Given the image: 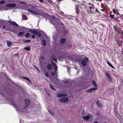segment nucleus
Returning <instances> with one entry per match:
<instances>
[{"instance_id":"obj_43","label":"nucleus","mask_w":123,"mask_h":123,"mask_svg":"<svg viewBox=\"0 0 123 123\" xmlns=\"http://www.w3.org/2000/svg\"><path fill=\"white\" fill-rule=\"evenodd\" d=\"M45 76L47 77H48L49 76V75L48 74L47 72H46L45 73Z\"/></svg>"},{"instance_id":"obj_27","label":"nucleus","mask_w":123,"mask_h":123,"mask_svg":"<svg viewBox=\"0 0 123 123\" xmlns=\"http://www.w3.org/2000/svg\"><path fill=\"white\" fill-rule=\"evenodd\" d=\"M22 78L25 79L26 80L28 81L29 82H31L29 78L26 77H22Z\"/></svg>"},{"instance_id":"obj_52","label":"nucleus","mask_w":123,"mask_h":123,"mask_svg":"<svg viewBox=\"0 0 123 123\" xmlns=\"http://www.w3.org/2000/svg\"><path fill=\"white\" fill-rule=\"evenodd\" d=\"M39 1L41 2H43V0H39Z\"/></svg>"},{"instance_id":"obj_20","label":"nucleus","mask_w":123,"mask_h":123,"mask_svg":"<svg viewBox=\"0 0 123 123\" xmlns=\"http://www.w3.org/2000/svg\"><path fill=\"white\" fill-rule=\"evenodd\" d=\"M41 44L42 45L43 44L44 46H45L46 44V42L44 39H43L42 40V43H41Z\"/></svg>"},{"instance_id":"obj_62","label":"nucleus","mask_w":123,"mask_h":123,"mask_svg":"<svg viewBox=\"0 0 123 123\" xmlns=\"http://www.w3.org/2000/svg\"><path fill=\"white\" fill-rule=\"evenodd\" d=\"M24 19H25V20H26V19H27V17H25V18Z\"/></svg>"},{"instance_id":"obj_2","label":"nucleus","mask_w":123,"mask_h":123,"mask_svg":"<svg viewBox=\"0 0 123 123\" xmlns=\"http://www.w3.org/2000/svg\"><path fill=\"white\" fill-rule=\"evenodd\" d=\"M41 34H43L44 36L45 37L44 38H49V37L47 36L46 34L44 33L43 31L41 30H39V31H37L35 35V37L37 35L38 37H40L41 36Z\"/></svg>"},{"instance_id":"obj_19","label":"nucleus","mask_w":123,"mask_h":123,"mask_svg":"<svg viewBox=\"0 0 123 123\" xmlns=\"http://www.w3.org/2000/svg\"><path fill=\"white\" fill-rule=\"evenodd\" d=\"M30 31V32L34 34L35 35L37 31L35 29H31Z\"/></svg>"},{"instance_id":"obj_56","label":"nucleus","mask_w":123,"mask_h":123,"mask_svg":"<svg viewBox=\"0 0 123 123\" xmlns=\"http://www.w3.org/2000/svg\"><path fill=\"white\" fill-rule=\"evenodd\" d=\"M121 18L123 19V15H121Z\"/></svg>"},{"instance_id":"obj_4","label":"nucleus","mask_w":123,"mask_h":123,"mask_svg":"<svg viewBox=\"0 0 123 123\" xmlns=\"http://www.w3.org/2000/svg\"><path fill=\"white\" fill-rule=\"evenodd\" d=\"M35 36L34 34H32L31 33H27L25 35V37L26 38H31L32 37V38H35Z\"/></svg>"},{"instance_id":"obj_48","label":"nucleus","mask_w":123,"mask_h":123,"mask_svg":"<svg viewBox=\"0 0 123 123\" xmlns=\"http://www.w3.org/2000/svg\"><path fill=\"white\" fill-rule=\"evenodd\" d=\"M49 112L53 116H54V114L52 112H50V111H49Z\"/></svg>"},{"instance_id":"obj_47","label":"nucleus","mask_w":123,"mask_h":123,"mask_svg":"<svg viewBox=\"0 0 123 123\" xmlns=\"http://www.w3.org/2000/svg\"><path fill=\"white\" fill-rule=\"evenodd\" d=\"M48 2L50 4H51L52 3L53 1L51 0H49L48 1Z\"/></svg>"},{"instance_id":"obj_40","label":"nucleus","mask_w":123,"mask_h":123,"mask_svg":"<svg viewBox=\"0 0 123 123\" xmlns=\"http://www.w3.org/2000/svg\"><path fill=\"white\" fill-rule=\"evenodd\" d=\"M31 41L30 40H28L24 41V42H25L27 43H28L30 42Z\"/></svg>"},{"instance_id":"obj_39","label":"nucleus","mask_w":123,"mask_h":123,"mask_svg":"<svg viewBox=\"0 0 123 123\" xmlns=\"http://www.w3.org/2000/svg\"><path fill=\"white\" fill-rule=\"evenodd\" d=\"M109 16L112 19H113L114 18V16L112 14H110L109 15Z\"/></svg>"},{"instance_id":"obj_6","label":"nucleus","mask_w":123,"mask_h":123,"mask_svg":"<svg viewBox=\"0 0 123 123\" xmlns=\"http://www.w3.org/2000/svg\"><path fill=\"white\" fill-rule=\"evenodd\" d=\"M68 98L67 97H64L61 99L59 100L62 102L66 103L68 102Z\"/></svg>"},{"instance_id":"obj_34","label":"nucleus","mask_w":123,"mask_h":123,"mask_svg":"<svg viewBox=\"0 0 123 123\" xmlns=\"http://www.w3.org/2000/svg\"><path fill=\"white\" fill-rule=\"evenodd\" d=\"M68 33V31H65L63 33V35H64V36H66L67 35Z\"/></svg>"},{"instance_id":"obj_15","label":"nucleus","mask_w":123,"mask_h":123,"mask_svg":"<svg viewBox=\"0 0 123 123\" xmlns=\"http://www.w3.org/2000/svg\"><path fill=\"white\" fill-rule=\"evenodd\" d=\"M79 6H77V9L76 10V12L77 14H79L80 10H81V8L80 7H79Z\"/></svg>"},{"instance_id":"obj_24","label":"nucleus","mask_w":123,"mask_h":123,"mask_svg":"<svg viewBox=\"0 0 123 123\" xmlns=\"http://www.w3.org/2000/svg\"><path fill=\"white\" fill-rule=\"evenodd\" d=\"M107 63L112 68H115V67H113L110 63V62L109 61H108L107 62Z\"/></svg>"},{"instance_id":"obj_12","label":"nucleus","mask_w":123,"mask_h":123,"mask_svg":"<svg viewBox=\"0 0 123 123\" xmlns=\"http://www.w3.org/2000/svg\"><path fill=\"white\" fill-rule=\"evenodd\" d=\"M97 89V87H92L88 90L86 91V92L91 93L94 90H96Z\"/></svg>"},{"instance_id":"obj_37","label":"nucleus","mask_w":123,"mask_h":123,"mask_svg":"<svg viewBox=\"0 0 123 123\" xmlns=\"http://www.w3.org/2000/svg\"><path fill=\"white\" fill-rule=\"evenodd\" d=\"M121 40L120 41V42H119V44H123V39H121Z\"/></svg>"},{"instance_id":"obj_64","label":"nucleus","mask_w":123,"mask_h":123,"mask_svg":"<svg viewBox=\"0 0 123 123\" xmlns=\"http://www.w3.org/2000/svg\"><path fill=\"white\" fill-rule=\"evenodd\" d=\"M53 24L54 25V26L56 25V24Z\"/></svg>"},{"instance_id":"obj_3","label":"nucleus","mask_w":123,"mask_h":123,"mask_svg":"<svg viewBox=\"0 0 123 123\" xmlns=\"http://www.w3.org/2000/svg\"><path fill=\"white\" fill-rule=\"evenodd\" d=\"M84 60H82L81 63L82 66L84 67L86 66V62H88L89 60L88 58L86 57L84 59Z\"/></svg>"},{"instance_id":"obj_8","label":"nucleus","mask_w":123,"mask_h":123,"mask_svg":"<svg viewBox=\"0 0 123 123\" xmlns=\"http://www.w3.org/2000/svg\"><path fill=\"white\" fill-rule=\"evenodd\" d=\"M6 7H13L16 6V5L14 4L9 3L6 4Z\"/></svg>"},{"instance_id":"obj_49","label":"nucleus","mask_w":123,"mask_h":123,"mask_svg":"<svg viewBox=\"0 0 123 123\" xmlns=\"http://www.w3.org/2000/svg\"><path fill=\"white\" fill-rule=\"evenodd\" d=\"M49 112L53 116H54V114L52 112H50V111H49Z\"/></svg>"},{"instance_id":"obj_61","label":"nucleus","mask_w":123,"mask_h":123,"mask_svg":"<svg viewBox=\"0 0 123 123\" xmlns=\"http://www.w3.org/2000/svg\"><path fill=\"white\" fill-rule=\"evenodd\" d=\"M57 71H55V73L56 74H57Z\"/></svg>"},{"instance_id":"obj_35","label":"nucleus","mask_w":123,"mask_h":123,"mask_svg":"<svg viewBox=\"0 0 123 123\" xmlns=\"http://www.w3.org/2000/svg\"><path fill=\"white\" fill-rule=\"evenodd\" d=\"M85 113V111L84 109H83L81 112V115L83 117L84 116Z\"/></svg>"},{"instance_id":"obj_45","label":"nucleus","mask_w":123,"mask_h":123,"mask_svg":"<svg viewBox=\"0 0 123 123\" xmlns=\"http://www.w3.org/2000/svg\"><path fill=\"white\" fill-rule=\"evenodd\" d=\"M22 29H25V30H26L27 29H28L27 28H26L25 27H24V26H22Z\"/></svg>"},{"instance_id":"obj_33","label":"nucleus","mask_w":123,"mask_h":123,"mask_svg":"<svg viewBox=\"0 0 123 123\" xmlns=\"http://www.w3.org/2000/svg\"><path fill=\"white\" fill-rule=\"evenodd\" d=\"M51 58L54 61H55L56 63L57 62V61L56 59L54 58L53 56H52L51 57Z\"/></svg>"},{"instance_id":"obj_55","label":"nucleus","mask_w":123,"mask_h":123,"mask_svg":"<svg viewBox=\"0 0 123 123\" xmlns=\"http://www.w3.org/2000/svg\"><path fill=\"white\" fill-rule=\"evenodd\" d=\"M93 123H98V122L97 121H94Z\"/></svg>"},{"instance_id":"obj_41","label":"nucleus","mask_w":123,"mask_h":123,"mask_svg":"<svg viewBox=\"0 0 123 123\" xmlns=\"http://www.w3.org/2000/svg\"><path fill=\"white\" fill-rule=\"evenodd\" d=\"M113 11L115 14H116L117 12H118L117 10H115V9H113Z\"/></svg>"},{"instance_id":"obj_57","label":"nucleus","mask_w":123,"mask_h":123,"mask_svg":"<svg viewBox=\"0 0 123 123\" xmlns=\"http://www.w3.org/2000/svg\"><path fill=\"white\" fill-rule=\"evenodd\" d=\"M69 82V81H65V83H68Z\"/></svg>"},{"instance_id":"obj_10","label":"nucleus","mask_w":123,"mask_h":123,"mask_svg":"<svg viewBox=\"0 0 123 123\" xmlns=\"http://www.w3.org/2000/svg\"><path fill=\"white\" fill-rule=\"evenodd\" d=\"M8 22L9 23L12 25L18 27L19 26L14 21H8Z\"/></svg>"},{"instance_id":"obj_60","label":"nucleus","mask_w":123,"mask_h":123,"mask_svg":"<svg viewBox=\"0 0 123 123\" xmlns=\"http://www.w3.org/2000/svg\"><path fill=\"white\" fill-rule=\"evenodd\" d=\"M88 4L90 6H91L92 5V4H91L90 3H89Z\"/></svg>"},{"instance_id":"obj_5","label":"nucleus","mask_w":123,"mask_h":123,"mask_svg":"<svg viewBox=\"0 0 123 123\" xmlns=\"http://www.w3.org/2000/svg\"><path fill=\"white\" fill-rule=\"evenodd\" d=\"M25 106L24 108L25 109L27 108L29 106L30 103V101L28 99H26L25 100Z\"/></svg>"},{"instance_id":"obj_16","label":"nucleus","mask_w":123,"mask_h":123,"mask_svg":"<svg viewBox=\"0 0 123 123\" xmlns=\"http://www.w3.org/2000/svg\"><path fill=\"white\" fill-rule=\"evenodd\" d=\"M18 36L19 37H23L25 36V33L24 32H19L18 34Z\"/></svg>"},{"instance_id":"obj_63","label":"nucleus","mask_w":123,"mask_h":123,"mask_svg":"<svg viewBox=\"0 0 123 123\" xmlns=\"http://www.w3.org/2000/svg\"><path fill=\"white\" fill-rule=\"evenodd\" d=\"M122 54H123V48L122 49Z\"/></svg>"},{"instance_id":"obj_44","label":"nucleus","mask_w":123,"mask_h":123,"mask_svg":"<svg viewBox=\"0 0 123 123\" xmlns=\"http://www.w3.org/2000/svg\"><path fill=\"white\" fill-rule=\"evenodd\" d=\"M44 58L43 56H41L40 57V59L41 60H43Z\"/></svg>"},{"instance_id":"obj_30","label":"nucleus","mask_w":123,"mask_h":123,"mask_svg":"<svg viewBox=\"0 0 123 123\" xmlns=\"http://www.w3.org/2000/svg\"><path fill=\"white\" fill-rule=\"evenodd\" d=\"M24 49L25 50L27 51H29L30 50V47H25Z\"/></svg>"},{"instance_id":"obj_36","label":"nucleus","mask_w":123,"mask_h":123,"mask_svg":"<svg viewBox=\"0 0 123 123\" xmlns=\"http://www.w3.org/2000/svg\"><path fill=\"white\" fill-rule=\"evenodd\" d=\"M20 3L21 4L25 5H27V3L25 2L24 1H20Z\"/></svg>"},{"instance_id":"obj_32","label":"nucleus","mask_w":123,"mask_h":123,"mask_svg":"<svg viewBox=\"0 0 123 123\" xmlns=\"http://www.w3.org/2000/svg\"><path fill=\"white\" fill-rule=\"evenodd\" d=\"M94 8V5L92 4L90 6H89V8L90 9H92L93 8Z\"/></svg>"},{"instance_id":"obj_21","label":"nucleus","mask_w":123,"mask_h":123,"mask_svg":"<svg viewBox=\"0 0 123 123\" xmlns=\"http://www.w3.org/2000/svg\"><path fill=\"white\" fill-rule=\"evenodd\" d=\"M66 96V95H64L62 93L58 94H57V96L58 97H62Z\"/></svg>"},{"instance_id":"obj_51","label":"nucleus","mask_w":123,"mask_h":123,"mask_svg":"<svg viewBox=\"0 0 123 123\" xmlns=\"http://www.w3.org/2000/svg\"><path fill=\"white\" fill-rule=\"evenodd\" d=\"M34 67L38 71H39V70L38 69V68H37V67L36 66H34Z\"/></svg>"},{"instance_id":"obj_53","label":"nucleus","mask_w":123,"mask_h":123,"mask_svg":"<svg viewBox=\"0 0 123 123\" xmlns=\"http://www.w3.org/2000/svg\"><path fill=\"white\" fill-rule=\"evenodd\" d=\"M116 14H117V15H119V13L118 12H117L116 13Z\"/></svg>"},{"instance_id":"obj_26","label":"nucleus","mask_w":123,"mask_h":123,"mask_svg":"<svg viewBox=\"0 0 123 123\" xmlns=\"http://www.w3.org/2000/svg\"><path fill=\"white\" fill-rule=\"evenodd\" d=\"M58 12L59 14H61V15L64 16L65 15L64 14V13L61 10H58Z\"/></svg>"},{"instance_id":"obj_23","label":"nucleus","mask_w":123,"mask_h":123,"mask_svg":"<svg viewBox=\"0 0 123 123\" xmlns=\"http://www.w3.org/2000/svg\"><path fill=\"white\" fill-rule=\"evenodd\" d=\"M92 83L94 86L95 87H97V85L95 81L93 80H92Z\"/></svg>"},{"instance_id":"obj_58","label":"nucleus","mask_w":123,"mask_h":123,"mask_svg":"<svg viewBox=\"0 0 123 123\" xmlns=\"http://www.w3.org/2000/svg\"><path fill=\"white\" fill-rule=\"evenodd\" d=\"M73 1H74L75 2H78V1H77V0H72Z\"/></svg>"},{"instance_id":"obj_22","label":"nucleus","mask_w":123,"mask_h":123,"mask_svg":"<svg viewBox=\"0 0 123 123\" xmlns=\"http://www.w3.org/2000/svg\"><path fill=\"white\" fill-rule=\"evenodd\" d=\"M83 119L85 120H88L90 119V117L89 116H84L83 117Z\"/></svg>"},{"instance_id":"obj_54","label":"nucleus","mask_w":123,"mask_h":123,"mask_svg":"<svg viewBox=\"0 0 123 123\" xmlns=\"http://www.w3.org/2000/svg\"><path fill=\"white\" fill-rule=\"evenodd\" d=\"M6 27V26H3V29H5Z\"/></svg>"},{"instance_id":"obj_38","label":"nucleus","mask_w":123,"mask_h":123,"mask_svg":"<svg viewBox=\"0 0 123 123\" xmlns=\"http://www.w3.org/2000/svg\"><path fill=\"white\" fill-rule=\"evenodd\" d=\"M53 38H56L58 37V35H54L53 36Z\"/></svg>"},{"instance_id":"obj_29","label":"nucleus","mask_w":123,"mask_h":123,"mask_svg":"<svg viewBox=\"0 0 123 123\" xmlns=\"http://www.w3.org/2000/svg\"><path fill=\"white\" fill-rule=\"evenodd\" d=\"M76 61L79 63H80L81 62V59H80L77 58L75 60Z\"/></svg>"},{"instance_id":"obj_46","label":"nucleus","mask_w":123,"mask_h":123,"mask_svg":"<svg viewBox=\"0 0 123 123\" xmlns=\"http://www.w3.org/2000/svg\"><path fill=\"white\" fill-rule=\"evenodd\" d=\"M100 114V112H98L96 113V114L97 116H98Z\"/></svg>"},{"instance_id":"obj_25","label":"nucleus","mask_w":123,"mask_h":123,"mask_svg":"<svg viewBox=\"0 0 123 123\" xmlns=\"http://www.w3.org/2000/svg\"><path fill=\"white\" fill-rule=\"evenodd\" d=\"M58 12L59 14H61V15L64 16L65 15L64 14V13L61 10H58Z\"/></svg>"},{"instance_id":"obj_59","label":"nucleus","mask_w":123,"mask_h":123,"mask_svg":"<svg viewBox=\"0 0 123 123\" xmlns=\"http://www.w3.org/2000/svg\"><path fill=\"white\" fill-rule=\"evenodd\" d=\"M90 13H92V11L90 10H89V12Z\"/></svg>"},{"instance_id":"obj_7","label":"nucleus","mask_w":123,"mask_h":123,"mask_svg":"<svg viewBox=\"0 0 123 123\" xmlns=\"http://www.w3.org/2000/svg\"><path fill=\"white\" fill-rule=\"evenodd\" d=\"M50 61L51 63L53 65V67L55 70V71H57L58 67L56 64L55 63L53 62L51 60H50Z\"/></svg>"},{"instance_id":"obj_1","label":"nucleus","mask_w":123,"mask_h":123,"mask_svg":"<svg viewBox=\"0 0 123 123\" xmlns=\"http://www.w3.org/2000/svg\"><path fill=\"white\" fill-rule=\"evenodd\" d=\"M36 6H30L29 9L27 10V11L33 14L37 15H41L45 18H48L50 17L49 15L46 13H43V10H36Z\"/></svg>"},{"instance_id":"obj_9","label":"nucleus","mask_w":123,"mask_h":123,"mask_svg":"<svg viewBox=\"0 0 123 123\" xmlns=\"http://www.w3.org/2000/svg\"><path fill=\"white\" fill-rule=\"evenodd\" d=\"M105 74L107 76L109 81L110 82H112V78L110 75L107 73H105Z\"/></svg>"},{"instance_id":"obj_14","label":"nucleus","mask_w":123,"mask_h":123,"mask_svg":"<svg viewBox=\"0 0 123 123\" xmlns=\"http://www.w3.org/2000/svg\"><path fill=\"white\" fill-rule=\"evenodd\" d=\"M100 100H98L97 102V105L99 107L102 108L103 106L102 104L99 102Z\"/></svg>"},{"instance_id":"obj_13","label":"nucleus","mask_w":123,"mask_h":123,"mask_svg":"<svg viewBox=\"0 0 123 123\" xmlns=\"http://www.w3.org/2000/svg\"><path fill=\"white\" fill-rule=\"evenodd\" d=\"M47 68L50 70H52L53 69V67L52 65L50 63H49L47 66Z\"/></svg>"},{"instance_id":"obj_50","label":"nucleus","mask_w":123,"mask_h":123,"mask_svg":"<svg viewBox=\"0 0 123 123\" xmlns=\"http://www.w3.org/2000/svg\"><path fill=\"white\" fill-rule=\"evenodd\" d=\"M51 74L53 76H54L55 75V73L53 72H51Z\"/></svg>"},{"instance_id":"obj_28","label":"nucleus","mask_w":123,"mask_h":123,"mask_svg":"<svg viewBox=\"0 0 123 123\" xmlns=\"http://www.w3.org/2000/svg\"><path fill=\"white\" fill-rule=\"evenodd\" d=\"M50 88L53 90L56 91V90L54 88V87H53V86L50 83Z\"/></svg>"},{"instance_id":"obj_42","label":"nucleus","mask_w":123,"mask_h":123,"mask_svg":"<svg viewBox=\"0 0 123 123\" xmlns=\"http://www.w3.org/2000/svg\"><path fill=\"white\" fill-rule=\"evenodd\" d=\"M5 2V1L4 0L1 1L0 2V3L1 4H2L4 3Z\"/></svg>"},{"instance_id":"obj_31","label":"nucleus","mask_w":123,"mask_h":123,"mask_svg":"<svg viewBox=\"0 0 123 123\" xmlns=\"http://www.w3.org/2000/svg\"><path fill=\"white\" fill-rule=\"evenodd\" d=\"M65 41V39H61V42L62 44H63Z\"/></svg>"},{"instance_id":"obj_18","label":"nucleus","mask_w":123,"mask_h":123,"mask_svg":"<svg viewBox=\"0 0 123 123\" xmlns=\"http://www.w3.org/2000/svg\"><path fill=\"white\" fill-rule=\"evenodd\" d=\"M30 31V32L34 34L35 35L37 31L35 29H31Z\"/></svg>"},{"instance_id":"obj_11","label":"nucleus","mask_w":123,"mask_h":123,"mask_svg":"<svg viewBox=\"0 0 123 123\" xmlns=\"http://www.w3.org/2000/svg\"><path fill=\"white\" fill-rule=\"evenodd\" d=\"M8 22L9 23L12 25L18 27L19 26L14 21H8Z\"/></svg>"},{"instance_id":"obj_17","label":"nucleus","mask_w":123,"mask_h":123,"mask_svg":"<svg viewBox=\"0 0 123 123\" xmlns=\"http://www.w3.org/2000/svg\"><path fill=\"white\" fill-rule=\"evenodd\" d=\"M7 46L8 47L11 46L12 44V43L10 41H7Z\"/></svg>"}]
</instances>
